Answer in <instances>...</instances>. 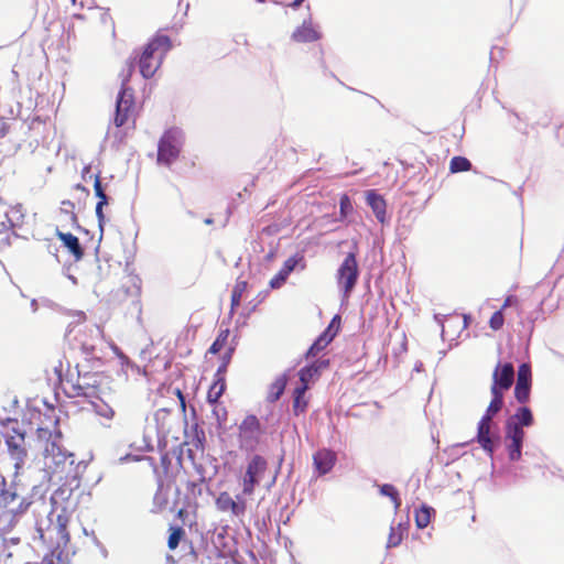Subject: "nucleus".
Wrapping results in <instances>:
<instances>
[{
    "label": "nucleus",
    "mask_w": 564,
    "mask_h": 564,
    "mask_svg": "<svg viewBox=\"0 0 564 564\" xmlns=\"http://www.w3.org/2000/svg\"><path fill=\"white\" fill-rule=\"evenodd\" d=\"M58 417H54L51 426H39L36 430L37 441L43 452L44 465L52 476L59 481L67 480L68 474L73 470L75 458L62 446V432L58 426Z\"/></svg>",
    "instance_id": "nucleus-1"
},
{
    "label": "nucleus",
    "mask_w": 564,
    "mask_h": 564,
    "mask_svg": "<svg viewBox=\"0 0 564 564\" xmlns=\"http://www.w3.org/2000/svg\"><path fill=\"white\" fill-rule=\"evenodd\" d=\"M171 47L172 42L167 35L156 34L153 36L143 47L142 52L137 53L134 57L127 63L126 82L130 79L135 63L139 66V72L142 77L152 78Z\"/></svg>",
    "instance_id": "nucleus-2"
},
{
    "label": "nucleus",
    "mask_w": 564,
    "mask_h": 564,
    "mask_svg": "<svg viewBox=\"0 0 564 564\" xmlns=\"http://www.w3.org/2000/svg\"><path fill=\"white\" fill-rule=\"evenodd\" d=\"M182 145L183 135L177 128L165 130L158 143V164L170 167L178 159Z\"/></svg>",
    "instance_id": "nucleus-3"
},
{
    "label": "nucleus",
    "mask_w": 564,
    "mask_h": 564,
    "mask_svg": "<svg viewBox=\"0 0 564 564\" xmlns=\"http://www.w3.org/2000/svg\"><path fill=\"white\" fill-rule=\"evenodd\" d=\"M126 79H123L122 87L118 94L116 102V115L113 122L116 127H123L135 123L137 107L134 101V94L130 87H127Z\"/></svg>",
    "instance_id": "nucleus-4"
},
{
    "label": "nucleus",
    "mask_w": 564,
    "mask_h": 564,
    "mask_svg": "<svg viewBox=\"0 0 564 564\" xmlns=\"http://www.w3.org/2000/svg\"><path fill=\"white\" fill-rule=\"evenodd\" d=\"M358 278L359 265L356 250L347 253L336 273L337 284L343 290L345 297L350 296L358 282Z\"/></svg>",
    "instance_id": "nucleus-5"
},
{
    "label": "nucleus",
    "mask_w": 564,
    "mask_h": 564,
    "mask_svg": "<svg viewBox=\"0 0 564 564\" xmlns=\"http://www.w3.org/2000/svg\"><path fill=\"white\" fill-rule=\"evenodd\" d=\"M6 445L10 459L13 462L17 473L24 467L28 460V449L25 444V434L18 430H12L6 437Z\"/></svg>",
    "instance_id": "nucleus-6"
},
{
    "label": "nucleus",
    "mask_w": 564,
    "mask_h": 564,
    "mask_svg": "<svg viewBox=\"0 0 564 564\" xmlns=\"http://www.w3.org/2000/svg\"><path fill=\"white\" fill-rule=\"evenodd\" d=\"M238 437L242 446L253 448L262 434L259 419L253 415H247L239 425Z\"/></svg>",
    "instance_id": "nucleus-7"
},
{
    "label": "nucleus",
    "mask_w": 564,
    "mask_h": 564,
    "mask_svg": "<svg viewBox=\"0 0 564 564\" xmlns=\"http://www.w3.org/2000/svg\"><path fill=\"white\" fill-rule=\"evenodd\" d=\"M514 382V367L511 362L498 364L492 372L490 390L508 391Z\"/></svg>",
    "instance_id": "nucleus-8"
},
{
    "label": "nucleus",
    "mask_w": 564,
    "mask_h": 564,
    "mask_svg": "<svg viewBox=\"0 0 564 564\" xmlns=\"http://www.w3.org/2000/svg\"><path fill=\"white\" fill-rule=\"evenodd\" d=\"M524 431L517 425H506V440L509 458L513 462L521 458V448L524 440Z\"/></svg>",
    "instance_id": "nucleus-9"
},
{
    "label": "nucleus",
    "mask_w": 564,
    "mask_h": 564,
    "mask_svg": "<svg viewBox=\"0 0 564 564\" xmlns=\"http://www.w3.org/2000/svg\"><path fill=\"white\" fill-rule=\"evenodd\" d=\"M329 365L328 360H317L310 366L302 368L299 371V382L296 383L300 388L308 390L321 376V371L326 369Z\"/></svg>",
    "instance_id": "nucleus-10"
},
{
    "label": "nucleus",
    "mask_w": 564,
    "mask_h": 564,
    "mask_svg": "<svg viewBox=\"0 0 564 564\" xmlns=\"http://www.w3.org/2000/svg\"><path fill=\"white\" fill-rule=\"evenodd\" d=\"M215 503L219 511L230 512L236 517L242 516L246 511V502L239 496L235 500L227 491L220 492Z\"/></svg>",
    "instance_id": "nucleus-11"
},
{
    "label": "nucleus",
    "mask_w": 564,
    "mask_h": 564,
    "mask_svg": "<svg viewBox=\"0 0 564 564\" xmlns=\"http://www.w3.org/2000/svg\"><path fill=\"white\" fill-rule=\"evenodd\" d=\"M337 460V455L335 452L328 448H322L318 449L313 455V464L315 471L319 475H326L329 473L333 467L335 466V463Z\"/></svg>",
    "instance_id": "nucleus-12"
},
{
    "label": "nucleus",
    "mask_w": 564,
    "mask_h": 564,
    "mask_svg": "<svg viewBox=\"0 0 564 564\" xmlns=\"http://www.w3.org/2000/svg\"><path fill=\"white\" fill-rule=\"evenodd\" d=\"M73 397H84L89 400L98 399V386L96 380L94 382L88 381V377L78 376L77 382L73 386Z\"/></svg>",
    "instance_id": "nucleus-13"
},
{
    "label": "nucleus",
    "mask_w": 564,
    "mask_h": 564,
    "mask_svg": "<svg viewBox=\"0 0 564 564\" xmlns=\"http://www.w3.org/2000/svg\"><path fill=\"white\" fill-rule=\"evenodd\" d=\"M56 237L63 242V246L67 248L76 261L83 259L85 252L79 239L75 235L57 230Z\"/></svg>",
    "instance_id": "nucleus-14"
},
{
    "label": "nucleus",
    "mask_w": 564,
    "mask_h": 564,
    "mask_svg": "<svg viewBox=\"0 0 564 564\" xmlns=\"http://www.w3.org/2000/svg\"><path fill=\"white\" fill-rule=\"evenodd\" d=\"M410 529L409 521L399 522L397 524H392L390 527V532L387 540V547H397L399 546L403 539L408 536Z\"/></svg>",
    "instance_id": "nucleus-15"
},
{
    "label": "nucleus",
    "mask_w": 564,
    "mask_h": 564,
    "mask_svg": "<svg viewBox=\"0 0 564 564\" xmlns=\"http://www.w3.org/2000/svg\"><path fill=\"white\" fill-rule=\"evenodd\" d=\"M304 387L300 388L295 386L292 391V411L295 415H300L306 412L310 403V395Z\"/></svg>",
    "instance_id": "nucleus-16"
},
{
    "label": "nucleus",
    "mask_w": 564,
    "mask_h": 564,
    "mask_svg": "<svg viewBox=\"0 0 564 564\" xmlns=\"http://www.w3.org/2000/svg\"><path fill=\"white\" fill-rule=\"evenodd\" d=\"M490 424L489 416H482L478 423L477 441L485 451L492 452V441L490 438Z\"/></svg>",
    "instance_id": "nucleus-17"
},
{
    "label": "nucleus",
    "mask_w": 564,
    "mask_h": 564,
    "mask_svg": "<svg viewBox=\"0 0 564 564\" xmlns=\"http://www.w3.org/2000/svg\"><path fill=\"white\" fill-rule=\"evenodd\" d=\"M366 199L367 204L371 207L372 212L375 213L377 219L380 223H383L387 206L383 197L377 194L375 191H368L366 194Z\"/></svg>",
    "instance_id": "nucleus-18"
},
{
    "label": "nucleus",
    "mask_w": 564,
    "mask_h": 564,
    "mask_svg": "<svg viewBox=\"0 0 564 564\" xmlns=\"http://www.w3.org/2000/svg\"><path fill=\"white\" fill-rule=\"evenodd\" d=\"M94 189H95V195L98 198V203L96 205V216H97L99 223L101 224L105 220V215H104L102 208H104V206L108 205V197L102 188L99 175L95 176Z\"/></svg>",
    "instance_id": "nucleus-19"
},
{
    "label": "nucleus",
    "mask_w": 564,
    "mask_h": 564,
    "mask_svg": "<svg viewBox=\"0 0 564 564\" xmlns=\"http://www.w3.org/2000/svg\"><path fill=\"white\" fill-rule=\"evenodd\" d=\"M226 390V377L215 375V380L207 392V402L215 404Z\"/></svg>",
    "instance_id": "nucleus-20"
},
{
    "label": "nucleus",
    "mask_w": 564,
    "mask_h": 564,
    "mask_svg": "<svg viewBox=\"0 0 564 564\" xmlns=\"http://www.w3.org/2000/svg\"><path fill=\"white\" fill-rule=\"evenodd\" d=\"M533 423V415L529 408L522 406L520 408L514 415H512L506 425H517L521 429L523 426H530Z\"/></svg>",
    "instance_id": "nucleus-21"
},
{
    "label": "nucleus",
    "mask_w": 564,
    "mask_h": 564,
    "mask_svg": "<svg viewBox=\"0 0 564 564\" xmlns=\"http://www.w3.org/2000/svg\"><path fill=\"white\" fill-rule=\"evenodd\" d=\"M282 395V377H278L269 387L265 393L264 403L267 408L276 404Z\"/></svg>",
    "instance_id": "nucleus-22"
},
{
    "label": "nucleus",
    "mask_w": 564,
    "mask_h": 564,
    "mask_svg": "<svg viewBox=\"0 0 564 564\" xmlns=\"http://www.w3.org/2000/svg\"><path fill=\"white\" fill-rule=\"evenodd\" d=\"M248 289V283L245 280L238 279L231 291L230 299V314H234L239 307L241 299Z\"/></svg>",
    "instance_id": "nucleus-23"
},
{
    "label": "nucleus",
    "mask_w": 564,
    "mask_h": 564,
    "mask_svg": "<svg viewBox=\"0 0 564 564\" xmlns=\"http://www.w3.org/2000/svg\"><path fill=\"white\" fill-rule=\"evenodd\" d=\"M230 330L229 328L220 329L218 335L212 346L208 349L209 354L216 355L219 354L223 349H227L228 346L235 345L232 341H229Z\"/></svg>",
    "instance_id": "nucleus-24"
},
{
    "label": "nucleus",
    "mask_w": 564,
    "mask_h": 564,
    "mask_svg": "<svg viewBox=\"0 0 564 564\" xmlns=\"http://www.w3.org/2000/svg\"><path fill=\"white\" fill-rule=\"evenodd\" d=\"M292 37L296 42H313L318 39V33L315 31V29L312 25L303 23V25L300 26L293 33Z\"/></svg>",
    "instance_id": "nucleus-25"
},
{
    "label": "nucleus",
    "mask_w": 564,
    "mask_h": 564,
    "mask_svg": "<svg viewBox=\"0 0 564 564\" xmlns=\"http://www.w3.org/2000/svg\"><path fill=\"white\" fill-rule=\"evenodd\" d=\"M492 399L486 410V413L484 416H489V419L492 420V417L502 409L503 406V393L505 391L499 390H490Z\"/></svg>",
    "instance_id": "nucleus-26"
},
{
    "label": "nucleus",
    "mask_w": 564,
    "mask_h": 564,
    "mask_svg": "<svg viewBox=\"0 0 564 564\" xmlns=\"http://www.w3.org/2000/svg\"><path fill=\"white\" fill-rule=\"evenodd\" d=\"M95 413L106 420H112L115 417V410L104 402L99 397L98 399L89 400Z\"/></svg>",
    "instance_id": "nucleus-27"
},
{
    "label": "nucleus",
    "mask_w": 564,
    "mask_h": 564,
    "mask_svg": "<svg viewBox=\"0 0 564 564\" xmlns=\"http://www.w3.org/2000/svg\"><path fill=\"white\" fill-rule=\"evenodd\" d=\"M340 326H341V318L338 314H336L332 318L327 328L319 335V337L324 338L325 341L330 344L334 340V338L336 337V335L338 334Z\"/></svg>",
    "instance_id": "nucleus-28"
},
{
    "label": "nucleus",
    "mask_w": 564,
    "mask_h": 564,
    "mask_svg": "<svg viewBox=\"0 0 564 564\" xmlns=\"http://www.w3.org/2000/svg\"><path fill=\"white\" fill-rule=\"evenodd\" d=\"M432 513H434L433 508L427 506H422L415 510V524L419 529L426 528L431 522Z\"/></svg>",
    "instance_id": "nucleus-29"
},
{
    "label": "nucleus",
    "mask_w": 564,
    "mask_h": 564,
    "mask_svg": "<svg viewBox=\"0 0 564 564\" xmlns=\"http://www.w3.org/2000/svg\"><path fill=\"white\" fill-rule=\"evenodd\" d=\"M305 267L306 263L303 254L296 253L295 256L289 258L286 261H284V281L286 280V276L296 268L304 270Z\"/></svg>",
    "instance_id": "nucleus-30"
},
{
    "label": "nucleus",
    "mask_w": 564,
    "mask_h": 564,
    "mask_svg": "<svg viewBox=\"0 0 564 564\" xmlns=\"http://www.w3.org/2000/svg\"><path fill=\"white\" fill-rule=\"evenodd\" d=\"M235 350H236V345L228 346V348L225 350V352L220 357V365L217 368V371L215 375L226 377L227 369H228L229 364L231 362Z\"/></svg>",
    "instance_id": "nucleus-31"
},
{
    "label": "nucleus",
    "mask_w": 564,
    "mask_h": 564,
    "mask_svg": "<svg viewBox=\"0 0 564 564\" xmlns=\"http://www.w3.org/2000/svg\"><path fill=\"white\" fill-rule=\"evenodd\" d=\"M471 169L470 161L465 156H454L449 162V172L451 173H459L467 172Z\"/></svg>",
    "instance_id": "nucleus-32"
},
{
    "label": "nucleus",
    "mask_w": 564,
    "mask_h": 564,
    "mask_svg": "<svg viewBox=\"0 0 564 564\" xmlns=\"http://www.w3.org/2000/svg\"><path fill=\"white\" fill-rule=\"evenodd\" d=\"M170 535L167 539V546L170 550H175L180 541L185 536V530L182 527H170Z\"/></svg>",
    "instance_id": "nucleus-33"
},
{
    "label": "nucleus",
    "mask_w": 564,
    "mask_h": 564,
    "mask_svg": "<svg viewBox=\"0 0 564 564\" xmlns=\"http://www.w3.org/2000/svg\"><path fill=\"white\" fill-rule=\"evenodd\" d=\"M380 494L387 496L391 499L394 509L398 510L401 507V498L399 496V491L393 485L384 484L380 486Z\"/></svg>",
    "instance_id": "nucleus-34"
},
{
    "label": "nucleus",
    "mask_w": 564,
    "mask_h": 564,
    "mask_svg": "<svg viewBox=\"0 0 564 564\" xmlns=\"http://www.w3.org/2000/svg\"><path fill=\"white\" fill-rule=\"evenodd\" d=\"M516 384L531 386V368L528 364H522L519 366Z\"/></svg>",
    "instance_id": "nucleus-35"
},
{
    "label": "nucleus",
    "mask_w": 564,
    "mask_h": 564,
    "mask_svg": "<svg viewBox=\"0 0 564 564\" xmlns=\"http://www.w3.org/2000/svg\"><path fill=\"white\" fill-rule=\"evenodd\" d=\"M265 460L260 456H254L248 465V474L259 476L265 469Z\"/></svg>",
    "instance_id": "nucleus-36"
},
{
    "label": "nucleus",
    "mask_w": 564,
    "mask_h": 564,
    "mask_svg": "<svg viewBox=\"0 0 564 564\" xmlns=\"http://www.w3.org/2000/svg\"><path fill=\"white\" fill-rule=\"evenodd\" d=\"M503 324H505L503 311L502 310H498L489 318V327L492 330L497 332V330H500L502 328Z\"/></svg>",
    "instance_id": "nucleus-37"
},
{
    "label": "nucleus",
    "mask_w": 564,
    "mask_h": 564,
    "mask_svg": "<svg viewBox=\"0 0 564 564\" xmlns=\"http://www.w3.org/2000/svg\"><path fill=\"white\" fill-rule=\"evenodd\" d=\"M530 389L531 386H520L516 384L514 387V398L519 403H525L530 398Z\"/></svg>",
    "instance_id": "nucleus-38"
},
{
    "label": "nucleus",
    "mask_w": 564,
    "mask_h": 564,
    "mask_svg": "<svg viewBox=\"0 0 564 564\" xmlns=\"http://www.w3.org/2000/svg\"><path fill=\"white\" fill-rule=\"evenodd\" d=\"M329 344L321 338L319 336L313 343V345L308 348L306 356L307 357H316L322 350H324Z\"/></svg>",
    "instance_id": "nucleus-39"
},
{
    "label": "nucleus",
    "mask_w": 564,
    "mask_h": 564,
    "mask_svg": "<svg viewBox=\"0 0 564 564\" xmlns=\"http://www.w3.org/2000/svg\"><path fill=\"white\" fill-rule=\"evenodd\" d=\"M258 482V476L250 475L248 471H246L245 478H243V494L250 495L253 491L254 485Z\"/></svg>",
    "instance_id": "nucleus-40"
},
{
    "label": "nucleus",
    "mask_w": 564,
    "mask_h": 564,
    "mask_svg": "<svg viewBox=\"0 0 564 564\" xmlns=\"http://www.w3.org/2000/svg\"><path fill=\"white\" fill-rule=\"evenodd\" d=\"M166 392L169 394L175 395L177 398L181 411H182V413H185V411H186V402H185V397H184L182 390L180 388L169 387L166 389Z\"/></svg>",
    "instance_id": "nucleus-41"
},
{
    "label": "nucleus",
    "mask_w": 564,
    "mask_h": 564,
    "mask_svg": "<svg viewBox=\"0 0 564 564\" xmlns=\"http://www.w3.org/2000/svg\"><path fill=\"white\" fill-rule=\"evenodd\" d=\"M339 205H340V213L344 216H346L348 214V212L352 210V206H351L350 199H349V197L346 194H344L340 197Z\"/></svg>",
    "instance_id": "nucleus-42"
},
{
    "label": "nucleus",
    "mask_w": 564,
    "mask_h": 564,
    "mask_svg": "<svg viewBox=\"0 0 564 564\" xmlns=\"http://www.w3.org/2000/svg\"><path fill=\"white\" fill-rule=\"evenodd\" d=\"M519 305V300L516 295H508L503 303H502V306L500 307V310L505 311L507 307H511V306H518Z\"/></svg>",
    "instance_id": "nucleus-43"
},
{
    "label": "nucleus",
    "mask_w": 564,
    "mask_h": 564,
    "mask_svg": "<svg viewBox=\"0 0 564 564\" xmlns=\"http://www.w3.org/2000/svg\"><path fill=\"white\" fill-rule=\"evenodd\" d=\"M282 285V271H279L270 281L272 289H279Z\"/></svg>",
    "instance_id": "nucleus-44"
},
{
    "label": "nucleus",
    "mask_w": 564,
    "mask_h": 564,
    "mask_svg": "<svg viewBox=\"0 0 564 564\" xmlns=\"http://www.w3.org/2000/svg\"><path fill=\"white\" fill-rule=\"evenodd\" d=\"M276 254L278 249L268 252L267 256L264 257V264H269L276 257Z\"/></svg>",
    "instance_id": "nucleus-45"
},
{
    "label": "nucleus",
    "mask_w": 564,
    "mask_h": 564,
    "mask_svg": "<svg viewBox=\"0 0 564 564\" xmlns=\"http://www.w3.org/2000/svg\"><path fill=\"white\" fill-rule=\"evenodd\" d=\"M304 0H284V6L288 7H299Z\"/></svg>",
    "instance_id": "nucleus-46"
},
{
    "label": "nucleus",
    "mask_w": 564,
    "mask_h": 564,
    "mask_svg": "<svg viewBox=\"0 0 564 564\" xmlns=\"http://www.w3.org/2000/svg\"><path fill=\"white\" fill-rule=\"evenodd\" d=\"M170 412H171V409H169V408H162V409H160V410L156 412V415H160V414H162V413H163V414H170Z\"/></svg>",
    "instance_id": "nucleus-47"
},
{
    "label": "nucleus",
    "mask_w": 564,
    "mask_h": 564,
    "mask_svg": "<svg viewBox=\"0 0 564 564\" xmlns=\"http://www.w3.org/2000/svg\"><path fill=\"white\" fill-rule=\"evenodd\" d=\"M469 319H470V316H469V315H464V324H465V326H467V325H468Z\"/></svg>",
    "instance_id": "nucleus-48"
},
{
    "label": "nucleus",
    "mask_w": 564,
    "mask_h": 564,
    "mask_svg": "<svg viewBox=\"0 0 564 564\" xmlns=\"http://www.w3.org/2000/svg\"><path fill=\"white\" fill-rule=\"evenodd\" d=\"M76 188H77V189H80V191H86V188H85L83 185H80V184H77V185H76Z\"/></svg>",
    "instance_id": "nucleus-49"
},
{
    "label": "nucleus",
    "mask_w": 564,
    "mask_h": 564,
    "mask_svg": "<svg viewBox=\"0 0 564 564\" xmlns=\"http://www.w3.org/2000/svg\"><path fill=\"white\" fill-rule=\"evenodd\" d=\"M70 1H72V3H73V4H75V3H76V0H70Z\"/></svg>",
    "instance_id": "nucleus-50"
},
{
    "label": "nucleus",
    "mask_w": 564,
    "mask_h": 564,
    "mask_svg": "<svg viewBox=\"0 0 564 564\" xmlns=\"http://www.w3.org/2000/svg\"><path fill=\"white\" fill-rule=\"evenodd\" d=\"M259 2H264V0H258Z\"/></svg>",
    "instance_id": "nucleus-51"
}]
</instances>
